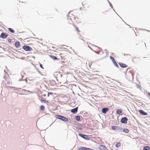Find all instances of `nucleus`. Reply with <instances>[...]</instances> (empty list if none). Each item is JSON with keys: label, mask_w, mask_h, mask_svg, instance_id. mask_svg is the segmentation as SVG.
Listing matches in <instances>:
<instances>
[{"label": "nucleus", "mask_w": 150, "mask_h": 150, "mask_svg": "<svg viewBox=\"0 0 150 150\" xmlns=\"http://www.w3.org/2000/svg\"><path fill=\"white\" fill-rule=\"evenodd\" d=\"M116 113L117 114L122 115H123L122 110L121 109H118L116 110Z\"/></svg>", "instance_id": "obj_10"}, {"label": "nucleus", "mask_w": 150, "mask_h": 150, "mask_svg": "<svg viewBox=\"0 0 150 150\" xmlns=\"http://www.w3.org/2000/svg\"><path fill=\"white\" fill-rule=\"evenodd\" d=\"M92 45H93V46H95V47H98V46H96V45H93V44H92Z\"/></svg>", "instance_id": "obj_52"}, {"label": "nucleus", "mask_w": 150, "mask_h": 150, "mask_svg": "<svg viewBox=\"0 0 150 150\" xmlns=\"http://www.w3.org/2000/svg\"><path fill=\"white\" fill-rule=\"evenodd\" d=\"M55 77L56 78L57 80V81H58V79H57V77Z\"/></svg>", "instance_id": "obj_58"}, {"label": "nucleus", "mask_w": 150, "mask_h": 150, "mask_svg": "<svg viewBox=\"0 0 150 150\" xmlns=\"http://www.w3.org/2000/svg\"><path fill=\"white\" fill-rule=\"evenodd\" d=\"M99 148L101 150H105L107 149L105 146L103 145H100Z\"/></svg>", "instance_id": "obj_13"}, {"label": "nucleus", "mask_w": 150, "mask_h": 150, "mask_svg": "<svg viewBox=\"0 0 150 150\" xmlns=\"http://www.w3.org/2000/svg\"><path fill=\"white\" fill-rule=\"evenodd\" d=\"M59 74V72L57 71V72H55L54 73L53 76L54 77H56V76H57L58 75V74Z\"/></svg>", "instance_id": "obj_25"}, {"label": "nucleus", "mask_w": 150, "mask_h": 150, "mask_svg": "<svg viewBox=\"0 0 150 150\" xmlns=\"http://www.w3.org/2000/svg\"><path fill=\"white\" fill-rule=\"evenodd\" d=\"M124 55H125H125H126V56L129 55V56H131V55H130V54H124Z\"/></svg>", "instance_id": "obj_43"}, {"label": "nucleus", "mask_w": 150, "mask_h": 150, "mask_svg": "<svg viewBox=\"0 0 150 150\" xmlns=\"http://www.w3.org/2000/svg\"><path fill=\"white\" fill-rule=\"evenodd\" d=\"M13 39H11L10 38H9L8 39V42L10 43L11 42V41L13 40Z\"/></svg>", "instance_id": "obj_36"}, {"label": "nucleus", "mask_w": 150, "mask_h": 150, "mask_svg": "<svg viewBox=\"0 0 150 150\" xmlns=\"http://www.w3.org/2000/svg\"><path fill=\"white\" fill-rule=\"evenodd\" d=\"M112 63L115 67H116L118 68H119L120 67L117 64V62L115 60L113 62H112Z\"/></svg>", "instance_id": "obj_19"}, {"label": "nucleus", "mask_w": 150, "mask_h": 150, "mask_svg": "<svg viewBox=\"0 0 150 150\" xmlns=\"http://www.w3.org/2000/svg\"><path fill=\"white\" fill-rule=\"evenodd\" d=\"M84 115H85V116L86 117H87L88 116V114L87 112L85 113L84 114Z\"/></svg>", "instance_id": "obj_34"}, {"label": "nucleus", "mask_w": 150, "mask_h": 150, "mask_svg": "<svg viewBox=\"0 0 150 150\" xmlns=\"http://www.w3.org/2000/svg\"><path fill=\"white\" fill-rule=\"evenodd\" d=\"M49 56L51 58L54 60H57L58 59L57 57L55 56L50 55H49Z\"/></svg>", "instance_id": "obj_17"}, {"label": "nucleus", "mask_w": 150, "mask_h": 150, "mask_svg": "<svg viewBox=\"0 0 150 150\" xmlns=\"http://www.w3.org/2000/svg\"><path fill=\"white\" fill-rule=\"evenodd\" d=\"M146 30V31H148L149 32H150V31H149V30Z\"/></svg>", "instance_id": "obj_62"}, {"label": "nucleus", "mask_w": 150, "mask_h": 150, "mask_svg": "<svg viewBox=\"0 0 150 150\" xmlns=\"http://www.w3.org/2000/svg\"><path fill=\"white\" fill-rule=\"evenodd\" d=\"M24 81H25L26 83H27V79L26 78L25 80H24Z\"/></svg>", "instance_id": "obj_44"}, {"label": "nucleus", "mask_w": 150, "mask_h": 150, "mask_svg": "<svg viewBox=\"0 0 150 150\" xmlns=\"http://www.w3.org/2000/svg\"><path fill=\"white\" fill-rule=\"evenodd\" d=\"M8 35L6 33L2 32L0 35V38L2 39H6Z\"/></svg>", "instance_id": "obj_5"}, {"label": "nucleus", "mask_w": 150, "mask_h": 150, "mask_svg": "<svg viewBox=\"0 0 150 150\" xmlns=\"http://www.w3.org/2000/svg\"><path fill=\"white\" fill-rule=\"evenodd\" d=\"M10 83L9 81H8L7 83V84L8 85H10Z\"/></svg>", "instance_id": "obj_49"}, {"label": "nucleus", "mask_w": 150, "mask_h": 150, "mask_svg": "<svg viewBox=\"0 0 150 150\" xmlns=\"http://www.w3.org/2000/svg\"><path fill=\"white\" fill-rule=\"evenodd\" d=\"M74 19H75L76 18L78 19V18L77 17H74Z\"/></svg>", "instance_id": "obj_60"}, {"label": "nucleus", "mask_w": 150, "mask_h": 150, "mask_svg": "<svg viewBox=\"0 0 150 150\" xmlns=\"http://www.w3.org/2000/svg\"><path fill=\"white\" fill-rule=\"evenodd\" d=\"M76 31H77V32H79L80 31H79V28L78 27H76Z\"/></svg>", "instance_id": "obj_37"}, {"label": "nucleus", "mask_w": 150, "mask_h": 150, "mask_svg": "<svg viewBox=\"0 0 150 150\" xmlns=\"http://www.w3.org/2000/svg\"><path fill=\"white\" fill-rule=\"evenodd\" d=\"M125 92H126L129 93L128 92H127V91H126L125 90Z\"/></svg>", "instance_id": "obj_64"}, {"label": "nucleus", "mask_w": 150, "mask_h": 150, "mask_svg": "<svg viewBox=\"0 0 150 150\" xmlns=\"http://www.w3.org/2000/svg\"><path fill=\"white\" fill-rule=\"evenodd\" d=\"M110 58L112 62H113L115 60V59L113 57H112L111 56H110Z\"/></svg>", "instance_id": "obj_29"}, {"label": "nucleus", "mask_w": 150, "mask_h": 150, "mask_svg": "<svg viewBox=\"0 0 150 150\" xmlns=\"http://www.w3.org/2000/svg\"><path fill=\"white\" fill-rule=\"evenodd\" d=\"M108 81L109 82H111V81L110 80V79H109L108 80Z\"/></svg>", "instance_id": "obj_53"}, {"label": "nucleus", "mask_w": 150, "mask_h": 150, "mask_svg": "<svg viewBox=\"0 0 150 150\" xmlns=\"http://www.w3.org/2000/svg\"><path fill=\"white\" fill-rule=\"evenodd\" d=\"M15 45L16 48H18L21 46L20 42L18 41H17L15 42Z\"/></svg>", "instance_id": "obj_12"}, {"label": "nucleus", "mask_w": 150, "mask_h": 150, "mask_svg": "<svg viewBox=\"0 0 150 150\" xmlns=\"http://www.w3.org/2000/svg\"><path fill=\"white\" fill-rule=\"evenodd\" d=\"M75 119L77 121L80 122L81 120V116L77 115L75 116Z\"/></svg>", "instance_id": "obj_14"}, {"label": "nucleus", "mask_w": 150, "mask_h": 150, "mask_svg": "<svg viewBox=\"0 0 150 150\" xmlns=\"http://www.w3.org/2000/svg\"><path fill=\"white\" fill-rule=\"evenodd\" d=\"M68 19H70V20H71V18H70H70H69V17H68Z\"/></svg>", "instance_id": "obj_56"}, {"label": "nucleus", "mask_w": 150, "mask_h": 150, "mask_svg": "<svg viewBox=\"0 0 150 150\" xmlns=\"http://www.w3.org/2000/svg\"><path fill=\"white\" fill-rule=\"evenodd\" d=\"M24 80L22 78L21 79H19V81H24Z\"/></svg>", "instance_id": "obj_46"}, {"label": "nucleus", "mask_w": 150, "mask_h": 150, "mask_svg": "<svg viewBox=\"0 0 150 150\" xmlns=\"http://www.w3.org/2000/svg\"><path fill=\"white\" fill-rule=\"evenodd\" d=\"M48 94L47 95V96L48 97H49L50 96V95H52L53 94V93L51 92H48Z\"/></svg>", "instance_id": "obj_30"}, {"label": "nucleus", "mask_w": 150, "mask_h": 150, "mask_svg": "<svg viewBox=\"0 0 150 150\" xmlns=\"http://www.w3.org/2000/svg\"><path fill=\"white\" fill-rule=\"evenodd\" d=\"M104 51L106 52V53H107V55L108 54L107 53H108V52H107V50L106 49H105Z\"/></svg>", "instance_id": "obj_50"}, {"label": "nucleus", "mask_w": 150, "mask_h": 150, "mask_svg": "<svg viewBox=\"0 0 150 150\" xmlns=\"http://www.w3.org/2000/svg\"><path fill=\"white\" fill-rule=\"evenodd\" d=\"M23 50L26 51H30L33 50L32 48L27 45H24L22 47Z\"/></svg>", "instance_id": "obj_3"}, {"label": "nucleus", "mask_w": 150, "mask_h": 150, "mask_svg": "<svg viewBox=\"0 0 150 150\" xmlns=\"http://www.w3.org/2000/svg\"><path fill=\"white\" fill-rule=\"evenodd\" d=\"M121 143L119 142H117L115 144V147H118L120 146H121Z\"/></svg>", "instance_id": "obj_24"}, {"label": "nucleus", "mask_w": 150, "mask_h": 150, "mask_svg": "<svg viewBox=\"0 0 150 150\" xmlns=\"http://www.w3.org/2000/svg\"><path fill=\"white\" fill-rule=\"evenodd\" d=\"M78 107H76L74 108L71 109L70 110L71 112L74 114H76L78 112Z\"/></svg>", "instance_id": "obj_9"}, {"label": "nucleus", "mask_w": 150, "mask_h": 150, "mask_svg": "<svg viewBox=\"0 0 150 150\" xmlns=\"http://www.w3.org/2000/svg\"><path fill=\"white\" fill-rule=\"evenodd\" d=\"M122 132H123L125 133H128L129 132V129L126 128H122Z\"/></svg>", "instance_id": "obj_15"}, {"label": "nucleus", "mask_w": 150, "mask_h": 150, "mask_svg": "<svg viewBox=\"0 0 150 150\" xmlns=\"http://www.w3.org/2000/svg\"><path fill=\"white\" fill-rule=\"evenodd\" d=\"M148 95H149L150 96V92H149L148 93Z\"/></svg>", "instance_id": "obj_57"}, {"label": "nucleus", "mask_w": 150, "mask_h": 150, "mask_svg": "<svg viewBox=\"0 0 150 150\" xmlns=\"http://www.w3.org/2000/svg\"><path fill=\"white\" fill-rule=\"evenodd\" d=\"M45 109V107L44 105H41L40 107V110L43 111Z\"/></svg>", "instance_id": "obj_20"}, {"label": "nucleus", "mask_w": 150, "mask_h": 150, "mask_svg": "<svg viewBox=\"0 0 150 150\" xmlns=\"http://www.w3.org/2000/svg\"><path fill=\"white\" fill-rule=\"evenodd\" d=\"M109 110V108L108 107H103L101 109V112L103 114H106Z\"/></svg>", "instance_id": "obj_6"}, {"label": "nucleus", "mask_w": 150, "mask_h": 150, "mask_svg": "<svg viewBox=\"0 0 150 150\" xmlns=\"http://www.w3.org/2000/svg\"><path fill=\"white\" fill-rule=\"evenodd\" d=\"M125 22V23L126 25H128L130 27V26L129 25H128V24H126V23L125 22Z\"/></svg>", "instance_id": "obj_59"}, {"label": "nucleus", "mask_w": 150, "mask_h": 150, "mask_svg": "<svg viewBox=\"0 0 150 150\" xmlns=\"http://www.w3.org/2000/svg\"><path fill=\"white\" fill-rule=\"evenodd\" d=\"M128 120V119L126 117H122L120 120V122L122 124H126L127 123V121Z\"/></svg>", "instance_id": "obj_4"}, {"label": "nucleus", "mask_w": 150, "mask_h": 150, "mask_svg": "<svg viewBox=\"0 0 150 150\" xmlns=\"http://www.w3.org/2000/svg\"><path fill=\"white\" fill-rule=\"evenodd\" d=\"M118 64L122 68H126L128 67V66L127 65L123 63L119 62Z\"/></svg>", "instance_id": "obj_11"}, {"label": "nucleus", "mask_w": 150, "mask_h": 150, "mask_svg": "<svg viewBox=\"0 0 150 150\" xmlns=\"http://www.w3.org/2000/svg\"><path fill=\"white\" fill-rule=\"evenodd\" d=\"M136 87L137 88H139L140 89L141 88V86L140 85H139L138 83H136Z\"/></svg>", "instance_id": "obj_31"}, {"label": "nucleus", "mask_w": 150, "mask_h": 150, "mask_svg": "<svg viewBox=\"0 0 150 150\" xmlns=\"http://www.w3.org/2000/svg\"><path fill=\"white\" fill-rule=\"evenodd\" d=\"M35 67V69H36V70H37V72H38L39 74H40V75H41L42 76H43V74H41V72L40 71H39L38 69V68H37L36 67Z\"/></svg>", "instance_id": "obj_27"}, {"label": "nucleus", "mask_w": 150, "mask_h": 150, "mask_svg": "<svg viewBox=\"0 0 150 150\" xmlns=\"http://www.w3.org/2000/svg\"><path fill=\"white\" fill-rule=\"evenodd\" d=\"M88 47H89V48L91 49V50L92 51H93V52H95V51H94L92 48L91 47H90L89 46H88Z\"/></svg>", "instance_id": "obj_39"}, {"label": "nucleus", "mask_w": 150, "mask_h": 150, "mask_svg": "<svg viewBox=\"0 0 150 150\" xmlns=\"http://www.w3.org/2000/svg\"><path fill=\"white\" fill-rule=\"evenodd\" d=\"M14 50L15 51H16V52H19V51L18 50H16V49H14Z\"/></svg>", "instance_id": "obj_42"}, {"label": "nucleus", "mask_w": 150, "mask_h": 150, "mask_svg": "<svg viewBox=\"0 0 150 150\" xmlns=\"http://www.w3.org/2000/svg\"><path fill=\"white\" fill-rule=\"evenodd\" d=\"M138 111L139 112V114L141 115L146 116L148 115L147 112H145L142 110L140 109Z\"/></svg>", "instance_id": "obj_8"}, {"label": "nucleus", "mask_w": 150, "mask_h": 150, "mask_svg": "<svg viewBox=\"0 0 150 150\" xmlns=\"http://www.w3.org/2000/svg\"><path fill=\"white\" fill-rule=\"evenodd\" d=\"M77 150H92V149L85 147L79 146Z\"/></svg>", "instance_id": "obj_7"}, {"label": "nucleus", "mask_w": 150, "mask_h": 150, "mask_svg": "<svg viewBox=\"0 0 150 150\" xmlns=\"http://www.w3.org/2000/svg\"><path fill=\"white\" fill-rule=\"evenodd\" d=\"M130 69V68H128L127 70H126V71L125 72V74H126V73H127V71L128 70H129V69Z\"/></svg>", "instance_id": "obj_41"}, {"label": "nucleus", "mask_w": 150, "mask_h": 150, "mask_svg": "<svg viewBox=\"0 0 150 150\" xmlns=\"http://www.w3.org/2000/svg\"><path fill=\"white\" fill-rule=\"evenodd\" d=\"M39 99V100H40V101H41V102L42 103H46V102L48 103V101H47V102H45L44 100H43L42 99Z\"/></svg>", "instance_id": "obj_28"}, {"label": "nucleus", "mask_w": 150, "mask_h": 150, "mask_svg": "<svg viewBox=\"0 0 150 150\" xmlns=\"http://www.w3.org/2000/svg\"><path fill=\"white\" fill-rule=\"evenodd\" d=\"M0 122H1V123L3 124V123H4V121H3V120L1 121H0Z\"/></svg>", "instance_id": "obj_48"}, {"label": "nucleus", "mask_w": 150, "mask_h": 150, "mask_svg": "<svg viewBox=\"0 0 150 150\" xmlns=\"http://www.w3.org/2000/svg\"><path fill=\"white\" fill-rule=\"evenodd\" d=\"M11 122L9 120L6 121V126L8 127H10L11 126Z\"/></svg>", "instance_id": "obj_16"}, {"label": "nucleus", "mask_w": 150, "mask_h": 150, "mask_svg": "<svg viewBox=\"0 0 150 150\" xmlns=\"http://www.w3.org/2000/svg\"><path fill=\"white\" fill-rule=\"evenodd\" d=\"M23 52H24V51H23V50H21V52H19H19H20V53H21H21H23Z\"/></svg>", "instance_id": "obj_54"}, {"label": "nucleus", "mask_w": 150, "mask_h": 150, "mask_svg": "<svg viewBox=\"0 0 150 150\" xmlns=\"http://www.w3.org/2000/svg\"><path fill=\"white\" fill-rule=\"evenodd\" d=\"M68 122L70 123H71V121H69V120H68V121H67Z\"/></svg>", "instance_id": "obj_51"}, {"label": "nucleus", "mask_w": 150, "mask_h": 150, "mask_svg": "<svg viewBox=\"0 0 150 150\" xmlns=\"http://www.w3.org/2000/svg\"><path fill=\"white\" fill-rule=\"evenodd\" d=\"M109 4L110 5V6L113 9V7L112 4L110 2H109Z\"/></svg>", "instance_id": "obj_33"}, {"label": "nucleus", "mask_w": 150, "mask_h": 150, "mask_svg": "<svg viewBox=\"0 0 150 150\" xmlns=\"http://www.w3.org/2000/svg\"><path fill=\"white\" fill-rule=\"evenodd\" d=\"M7 88H15V89H14V90H17V89L18 88H15V87H13V86H8L7 87Z\"/></svg>", "instance_id": "obj_26"}, {"label": "nucleus", "mask_w": 150, "mask_h": 150, "mask_svg": "<svg viewBox=\"0 0 150 150\" xmlns=\"http://www.w3.org/2000/svg\"><path fill=\"white\" fill-rule=\"evenodd\" d=\"M78 135L80 137L86 140H89L91 139L88 135L81 133H79Z\"/></svg>", "instance_id": "obj_2"}, {"label": "nucleus", "mask_w": 150, "mask_h": 150, "mask_svg": "<svg viewBox=\"0 0 150 150\" xmlns=\"http://www.w3.org/2000/svg\"><path fill=\"white\" fill-rule=\"evenodd\" d=\"M122 128H123L121 127H120L118 126L116 132H122Z\"/></svg>", "instance_id": "obj_21"}, {"label": "nucleus", "mask_w": 150, "mask_h": 150, "mask_svg": "<svg viewBox=\"0 0 150 150\" xmlns=\"http://www.w3.org/2000/svg\"><path fill=\"white\" fill-rule=\"evenodd\" d=\"M57 119L61 120L65 122L68 121V118L61 115H56L55 116Z\"/></svg>", "instance_id": "obj_1"}, {"label": "nucleus", "mask_w": 150, "mask_h": 150, "mask_svg": "<svg viewBox=\"0 0 150 150\" xmlns=\"http://www.w3.org/2000/svg\"><path fill=\"white\" fill-rule=\"evenodd\" d=\"M98 48L101 51H102V53L103 54V50L102 49V48L101 47H98Z\"/></svg>", "instance_id": "obj_38"}, {"label": "nucleus", "mask_w": 150, "mask_h": 150, "mask_svg": "<svg viewBox=\"0 0 150 150\" xmlns=\"http://www.w3.org/2000/svg\"><path fill=\"white\" fill-rule=\"evenodd\" d=\"M40 67L41 68H42V69H44V68L42 66V65L40 63Z\"/></svg>", "instance_id": "obj_35"}, {"label": "nucleus", "mask_w": 150, "mask_h": 150, "mask_svg": "<svg viewBox=\"0 0 150 150\" xmlns=\"http://www.w3.org/2000/svg\"><path fill=\"white\" fill-rule=\"evenodd\" d=\"M76 128L77 129H78L79 130H82L83 129L82 128L78 126L76 127Z\"/></svg>", "instance_id": "obj_32"}, {"label": "nucleus", "mask_w": 150, "mask_h": 150, "mask_svg": "<svg viewBox=\"0 0 150 150\" xmlns=\"http://www.w3.org/2000/svg\"><path fill=\"white\" fill-rule=\"evenodd\" d=\"M144 150H150V147L148 146H145L144 147Z\"/></svg>", "instance_id": "obj_22"}, {"label": "nucleus", "mask_w": 150, "mask_h": 150, "mask_svg": "<svg viewBox=\"0 0 150 150\" xmlns=\"http://www.w3.org/2000/svg\"><path fill=\"white\" fill-rule=\"evenodd\" d=\"M113 10L114 11L115 13V12H116L115 11V9L113 8Z\"/></svg>", "instance_id": "obj_63"}, {"label": "nucleus", "mask_w": 150, "mask_h": 150, "mask_svg": "<svg viewBox=\"0 0 150 150\" xmlns=\"http://www.w3.org/2000/svg\"><path fill=\"white\" fill-rule=\"evenodd\" d=\"M130 95L131 96H134V95H133L132 94H130Z\"/></svg>", "instance_id": "obj_61"}, {"label": "nucleus", "mask_w": 150, "mask_h": 150, "mask_svg": "<svg viewBox=\"0 0 150 150\" xmlns=\"http://www.w3.org/2000/svg\"><path fill=\"white\" fill-rule=\"evenodd\" d=\"M8 31L10 32H11V33H15V31H14V30L13 29H12V28H8Z\"/></svg>", "instance_id": "obj_23"}, {"label": "nucleus", "mask_w": 150, "mask_h": 150, "mask_svg": "<svg viewBox=\"0 0 150 150\" xmlns=\"http://www.w3.org/2000/svg\"><path fill=\"white\" fill-rule=\"evenodd\" d=\"M50 82H55V81L54 80H50Z\"/></svg>", "instance_id": "obj_40"}, {"label": "nucleus", "mask_w": 150, "mask_h": 150, "mask_svg": "<svg viewBox=\"0 0 150 150\" xmlns=\"http://www.w3.org/2000/svg\"><path fill=\"white\" fill-rule=\"evenodd\" d=\"M2 100L3 101H5L6 100V98H3L2 99Z\"/></svg>", "instance_id": "obj_47"}, {"label": "nucleus", "mask_w": 150, "mask_h": 150, "mask_svg": "<svg viewBox=\"0 0 150 150\" xmlns=\"http://www.w3.org/2000/svg\"><path fill=\"white\" fill-rule=\"evenodd\" d=\"M118 127L116 126H111V129L113 130H114L116 132L117 130V128H118Z\"/></svg>", "instance_id": "obj_18"}, {"label": "nucleus", "mask_w": 150, "mask_h": 150, "mask_svg": "<svg viewBox=\"0 0 150 150\" xmlns=\"http://www.w3.org/2000/svg\"><path fill=\"white\" fill-rule=\"evenodd\" d=\"M95 52L97 54H99L100 53V52H97L95 51V52Z\"/></svg>", "instance_id": "obj_45"}, {"label": "nucleus", "mask_w": 150, "mask_h": 150, "mask_svg": "<svg viewBox=\"0 0 150 150\" xmlns=\"http://www.w3.org/2000/svg\"><path fill=\"white\" fill-rule=\"evenodd\" d=\"M42 96H43L44 97H45L46 96V94H43L42 95Z\"/></svg>", "instance_id": "obj_55"}]
</instances>
